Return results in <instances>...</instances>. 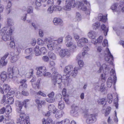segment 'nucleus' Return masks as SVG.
<instances>
[{"mask_svg":"<svg viewBox=\"0 0 124 124\" xmlns=\"http://www.w3.org/2000/svg\"><path fill=\"white\" fill-rule=\"evenodd\" d=\"M15 29L14 27L13 26L10 27L9 30L7 32L6 34L5 33L7 30V28L4 27L1 30V33L2 36L1 38L5 41L11 39V36Z\"/></svg>","mask_w":124,"mask_h":124,"instance_id":"f257e3e1","label":"nucleus"},{"mask_svg":"<svg viewBox=\"0 0 124 124\" xmlns=\"http://www.w3.org/2000/svg\"><path fill=\"white\" fill-rule=\"evenodd\" d=\"M71 1H66L65 5L63 7V9L66 10H70L71 7L74 8L76 6L75 0H70Z\"/></svg>","mask_w":124,"mask_h":124,"instance_id":"f03ea898","label":"nucleus"},{"mask_svg":"<svg viewBox=\"0 0 124 124\" xmlns=\"http://www.w3.org/2000/svg\"><path fill=\"white\" fill-rule=\"evenodd\" d=\"M29 100L27 99L25 100L24 101L21 103L19 101H17L16 104L18 105V107L16 109L17 111L20 112L22 108L23 105L24 106L25 108H26L27 105L29 104Z\"/></svg>","mask_w":124,"mask_h":124,"instance_id":"7ed1b4c3","label":"nucleus"},{"mask_svg":"<svg viewBox=\"0 0 124 124\" xmlns=\"http://www.w3.org/2000/svg\"><path fill=\"white\" fill-rule=\"evenodd\" d=\"M107 52L108 54H105L104 55L105 59L106 61H108V62L112 64L113 61V57L108 48L107 50Z\"/></svg>","mask_w":124,"mask_h":124,"instance_id":"20e7f679","label":"nucleus"},{"mask_svg":"<svg viewBox=\"0 0 124 124\" xmlns=\"http://www.w3.org/2000/svg\"><path fill=\"white\" fill-rule=\"evenodd\" d=\"M113 77H110L108 78L107 82V85L108 87L110 88L111 87L113 82L114 85H115L116 80V76H112Z\"/></svg>","mask_w":124,"mask_h":124,"instance_id":"39448f33","label":"nucleus"},{"mask_svg":"<svg viewBox=\"0 0 124 124\" xmlns=\"http://www.w3.org/2000/svg\"><path fill=\"white\" fill-rule=\"evenodd\" d=\"M62 76L59 74L54 75L52 81L54 83V85H55L56 83L59 84H60L62 81Z\"/></svg>","mask_w":124,"mask_h":124,"instance_id":"423d86ee","label":"nucleus"},{"mask_svg":"<svg viewBox=\"0 0 124 124\" xmlns=\"http://www.w3.org/2000/svg\"><path fill=\"white\" fill-rule=\"evenodd\" d=\"M9 54L8 52L6 53L0 59V68H1L4 66H5L7 63V61L5 60Z\"/></svg>","mask_w":124,"mask_h":124,"instance_id":"0eeeda50","label":"nucleus"},{"mask_svg":"<svg viewBox=\"0 0 124 124\" xmlns=\"http://www.w3.org/2000/svg\"><path fill=\"white\" fill-rule=\"evenodd\" d=\"M59 55L61 58L69 56L70 55L69 51L67 49L61 50L59 52Z\"/></svg>","mask_w":124,"mask_h":124,"instance_id":"6e6552de","label":"nucleus"},{"mask_svg":"<svg viewBox=\"0 0 124 124\" xmlns=\"http://www.w3.org/2000/svg\"><path fill=\"white\" fill-rule=\"evenodd\" d=\"M46 72V69L45 67H40L38 68L36 72L37 75L38 76H41L43 75Z\"/></svg>","mask_w":124,"mask_h":124,"instance_id":"1a4fd4ad","label":"nucleus"},{"mask_svg":"<svg viewBox=\"0 0 124 124\" xmlns=\"http://www.w3.org/2000/svg\"><path fill=\"white\" fill-rule=\"evenodd\" d=\"M53 22L54 24L55 25H59L62 26L63 25L62 20L59 18H54Z\"/></svg>","mask_w":124,"mask_h":124,"instance_id":"9d476101","label":"nucleus"},{"mask_svg":"<svg viewBox=\"0 0 124 124\" xmlns=\"http://www.w3.org/2000/svg\"><path fill=\"white\" fill-rule=\"evenodd\" d=\"M16 69H17L16 68H9L8 70V77L12 79L14 77V73L15 72V70Z\"/></svg>","mask_w":124,"mask_h":124,"instance_id":"9b49d317","label":"nucleus"},{"mask_svg":"<svg viewBox=\"0 0 124 124\" xmlns=\"http://www.w3.org/2000/svg\"><path fill=\"white\" fill-rule=\"evenodd\" d=\"M51 6H50L47 10V11L49 13H52L54 11H58L60 10L62 8L58 6H54L53 7V9L51 8Z\"/></svg>","mask_w":124,"mask_h":124,"instance_id":"f8f14e48","label":"nucleus"},{"mask_svg":"<svg viewBox=\"0 0 124 124\" xmlns=\"http://www.w3.org/2000/svg\"><path fill=\"white\" fill-rule=\"evenodd\" d=\"M56 41L53 40L50 44L48 43L47 46L48 49L52 51L54 49V46L56 45Z\"/></svg>","mask_w":124,"mask_h":124,"instance_id":"ddd939ff","label":"nucleus"},{"mask_svg":"<svg viewBox=\"0 0 124 124\" xmlns=\"http://www.w3.org/2000/svg\"><path fill=\"white\" fill-rule=\"evenodd\" d=\"M29 119L19 118L17 119V122L20 124H25V123L26 124H30L29 123Z\"/></svg>","mask_w":124,"mask_h":124,"instance_id":"4468645a","label":"nucleus"},{"mask_svg":"<svg viewBox=\"0 0 124 124\" xmlns=\"http://www.w3.org/2000/svg\"><path fill=\"white\" fill-rule=\"evenodd\" d=\"M87 120H88L90 123H92L96 121V118L94 115L91 114L89 116V117Z\"/></svg>","mask_w":124,"mask_h":124,"instance_id":"2eb2a0df","label":"nucleus"},{"mask_svg":"<svg viewBox=\"0 0 124 124\" xmlns=\"http://www.w3.org/2000/svg\"><path fill=\"white\" fill-rule=\"evenodd\" d=\"M73 67L71 65L66 66L65 68L64 72L67 74H70V73L73 70Z\"/></svg>","mask_w":124,"mask_h":124,"instance_id":"dca6fc26","label":"nucleus"},{"mask_svg":"<svg viewBox=\"0 0 124 124\" xmlns=\"http://www.w3.org/2000/svg\"><path fill=\"white\" fill-rule=\"evenodd\" d=\"M98 20L104 23L106 22L107 19L106 16H103L101 14H100L98 15Z\"/></svg>","mask_w":124,"mask_h":124,"instance_id":"f3484780","label":"nucleus"},{"mask_svg":"<svg viewBox=\"0 0 124 124\" xmlns=\"http://www.w3.org/2000/svg\"><path fill=\"white\" fill-rule=\"evenodd\" d=\"M101 28L102 31L104 33L105 36H106L108 31V27H106L104 24H103L101 26Z\"/></svg>","mask_w":124,"mask_h":124,"instance_id":"a211bd4d","label":"nucleus"},{"mask_svg":"<svg viewBox=\"0 0 124 124\" xmlns=\"http://www.w3.org/2000/svg\"><path fill=\"white\" fill-rule=\"evenodd\" d=\"M48 108L49 111L52 112L54 114H55L57 111L56 109L53 104H50L48 106Z\"/></svg>","mask_w":124,"mask_h":124,"instance_id":"6ab92c4d","label":"nucleus"},{"mask_svg":"<svg viewBox=\"0 0 124 124\" xmlns=\"http://www.w3.org/2000/svg\"><path fill=\"white\" fill-rule=\"evenodd\" d=\"M0 77L1 80L4 82L6 80L7 77L6 72L5 71L2 72L1 73Z\"/></svg>","mask_w":124,"mask_h":124,"instance_id":"aec40b11","label":"nucleus"},{"mask_svg":"<svg viewBox=\"0 0 124 124\" xmlns=\"http://www.w3.org/2000/svg\"><path fill=\"white\" fill-rule=\"evenodd\" d=\"M96 33L94 31L89 32L88 34L89 37L91 39H94L96 37Z\"/></svg>","mask_w":124,"mask_h":124,"instance_id":"412c9836","label":"nucleus"},{"mask_svg":"<svg viewBox=\"0 0 124 124\" xmlns=\"http://www.w3.org/2000/svg\"><path fill=\"white\" fill-rule=\"evenodd\" d=\"M65 44L67 47H71V48L72 49L75 48L76 47V46L75 44H73L71 41L65 42Z\"/></svg>","mask_w":124,"mask_h":124,"instance_id":"4be33fe9","label":"nucleus"},{"mask_svg":"<svg viewBox=\"0 0 124 124\" xmlns=\"http://www.w3.org/2000/svg\"><path fill=\"white\" fill-rule=\"evenodd\" d=\"M78 68H75L73 70H72L71 72H70V75L71 76L75 77L77 74V70H78Z\"/></svg>","mask_w":124,"mask_h":124,"instance_id":"5701e85b","label":"nucleus"},{"mask_svg":"<svg viewBox=\"0 0 124 124\" xmlns=\"http://www.w3.org/2000/svg\"><path fill=\"white\" fill-rule=\"evenodd\" d=\"M78 5V8L83 11H85L86 9V6L81 2H79Z\"/></svg>","mask_w":124,"mask_h":124,"instance_id":"b1692460","label":"nucleus"},{"mask_svg":"<svg viewBox=\"0 0 124 124\" xmlns=\"http://www.w3.org/2000/svg\"><path fill=\"white\" fill-rule=\"evenodd\" d=\"M33 8L31 6L28 7L26 9L24 7L23 9V10L24 11L27 10V13L29 14L32 13L33 12Z\"/></svg>","mask_w":124,"mask_h":124,"instance_id":"393cba45","label":"nucleus"},{"mask_svg":"<svg viewBox=\"0 0 124 124\" xmlns=\"http://www.w3.org/2000/svg\"><path fill=\"white\" fill-rule=\"evenodd\" d=\"M18 112L20 113L19 115L20 118L29 119V117L28 116H27L25 113L21 112V110L20 112Z\"/></svg>","mask_w":124,"mask_h":124,"instance_id":"a878e982","label":"nucleus"},{"mask_svg":"<svg viewBox=\"0 0 124 124\" xmlns=\"http://www.w3.org/2000/svg\"><path fill=\"white\" fill-rule=\"evenodd\" d=\"M48 55L49 58L53 60H55L56 58L55 54L52 52H49L48 53Z\"/></svg>","mask_w":124,"mask_h":124,"instance_id":"bb28decb","label":"nucleus"},{"mask_svg":"<svg viewBox=\"0 0 124 124\" xmlns=\"http://www.w3.org/2000/svg\"><path fill=\"white\" fill-rule=\"evenodd\" d=\"M55 113V116L57 119L59 118L62 116V111L61 110H58L56 111Z\"/></svg>","mask_w":124,"mask_h":124,"instance_id":"cd10ccee","label":"nucleus"},{"mask_svg":"<svg viewBox=\"0 0 124 124\" xmlns=\"http://www.w3.org/2000/svg\"><path fill=\"white\" fill-rule=\"evenodd\" d=\"M69 120L67 119L63 120L61 122H57L56 124H70Z\"/></svg>","mask_w":124,"mask_h":124,"instance_id":"c85d7f7f","label":"nucleus"},{"mask_svg":"<svg viewBox=\"0 0 124 124\" xmlns=\"http://www.w3.org/2000/svg\"><path fill=\"white\" fill-rule=\"evenodd\" d=\"M65 107V104L64 102L63 101H60L58 104V108L61 110L64 109Z\"/></svg>","mask_w":124,"mask_h":124,"instance_id":"c756f323","label":"nucleus"},{"mask_svg":"<svg viewBox=\"0 0 124 124\" xmlns=\"http://www.w3.org/2000/svg\"><path fill=\"white\" fill-rule=\"evenodd\" d=\"M8 99L7 100L6 102L8 104H11L13 103L14 101V99L11 96V97H9L8 96L7 97Z\"/></svg>","mask_w":124,"mask_h":124,"instance_id":"7c9ffc66","label":"nucleus"},{"mask_svg":"<svg viewBox=\"0 0 124 124\" xmlns=\"http://www.w3.org/2000/svg\"><path fill=\"white\" fill-rule=\"evenodd\" d=\"M3 88L4 91L6 92H8L10 90L9 86L6 84H4V85Z\"/></svg>","mask_w":124,"mask_h":124,"instance_id":"2f4dec72","label":"nucleus"},{"mask_svg":"<svg viewBox=\"0 0 124 124\" xmlns=\"http://www.w3.org/2000/svg\"><path fill=\"white\" fill-rule=\"evenodd\" d=\"M113 100L112 95L110 93L108 94L107 96V101L108 102L109 104L111 103Z\"/></svg>","mask_w":124,"mask_h":124,"instance_id":"473e14b6","label":"nucleus"},{"mask_svg":"<svg viewBox=\"0 0 124 124\" xmlns=\"http://www.w3.org/2000/svg\"><path fill=\"white\" fill-rule=\"evenodd\" d=\"M27 85L26 84H21L19 85V89L20 90H24L27 87Z\"/></svg>","mask_w":124,"mask_h":124,"instance_id":"72a5a7b5","label":"nucleus"},{"mask_svg":"<svg viewBox=\"0 0 124 124\" xmlns=\"http://www.w3.org/2000/svg\"><path fill=\"white\" fill-rule=\"evenodd\" d=\"M19 57L17 55H16L12 57L10 60L11 62L14 63L19 58Z\"/></svg>","mask_w":124,"mask_h":124,"instance_id":"f704fd0d","label":"nucleus"},{"mask_svg":"<svg viewBox=\"0 0 124 124\" xmlns=\"http://www.w3.org/2000/svg\"><path fill=\"white\" fill-rule=\"evenodd\" d=\"M100 25L99 22H97L93 25L92 27L93 29L96 30L98 28Z\"/></svg>","mask_w":124,"mask_h":124,"instance_id":"c9c22d12","label":"nucleus"},{"mask_svg":"<svg viewBox=\"0 0 124 124\" xmlns=\"http://www.w3.org/2000/svg\"><path fill=\"white\" fill-rule=\"evenodd\" d=\"M39 51V47L36 46L34 48V51L36 53L35 54L36 56H38L40 54Z\"/></svg>","mask_w":124,"mask_h":124,"instance_id":"e433bc0d","label":"nucleus"},{"mask_svg":"<svg viewBox=\"0 0 124 124\" xmlns=\"http://www.w3.org/2000/svg\"><path fill=\"white\" fill-rule=\"evenodd\" d=\"M82 40L81 39H80L77 43L78 46L81 47H83L85 45Z\"/></svg>","mask_w":124,"mask_h":124,"instance_id":"4c0bfd02","label":"nucleus"},{"mask_svg":"<svg viewBox=\"0 0 124 124\" xmlns=\"http://www.w3.org/2000/svg\"><path fill=\"white\" fill-rule=\"evenodd\" d=\"M32 49L30 48L25 49V53L27 55H29L32 54Z\"/></svg>","mask_w":124,"mask_h":124,"instance_id":"58836bf2","label":"nucleus"},{"mask_svg":"<svg viewBox=\"0 0 124 124\" xmlns=\"http://www.w3.org/2000/svg\"><path fill=\"white\" fill-rule=\"evenodd\" d=\"M76 15L75 19L77 21H79L81 20V16L80 14L78 12H76Z\"/></svg>","mask_w":124,"mask_h":124,"instance_id":"ea45409f","label":"nucleus"},{"mask_svg":"<svg viewBox=\"0 0 124 124\" xmlns=\"http://www.w3.org/2000/svg\"><path fill=\"white\" fill-rule=\"evenodd\" d=\"M70 112L71 114L73 116H77L78 115V113L74 109L72 110Z\"/></svg>","mask_w":124,"mask_h":124,"instance_id":"a19ab883","label":"nucleus"},{"mask_svg":"<svg viewBox=\"0 0 124 124\" xmlns=\"http://www.w3.org/2000/svg\"><path fill=\"white\" fill-rule=\"evenodd\" d=\"M118 5V4L117 3H116L114 4L111 7V8L113 10H115L116 9Z\"/></svg>","mask_w":124,"mask_h":124,"instance_id":"79ce46f5","label":"nucleus"},{"mask_svg":"<svg viewBox=\"0 0 124 124\" xmlns=\"http://www.w3.org/2000/svg\"><path fill=\"white\" fill-rule=\"evenodd\" d=\"M105 85L104 83L101 84V86L100 87L99 91L102 92L104 91L105 90Z\"/></svg>","mask_w":124,"mask_h":124,"instance_id":"37998d69","label":"nucleus"},{"mask_svg":"<svg viewBox=\"0 0 124 124\" xmlns=\"http://www.w3.org/2000/svg\"><path fill=\"white\" fill-rule=\"evenodd\" d=\"M72 40V38L71 36L68 35L65 38V42L71 41Z\"/></svg>","mask_w":124,"mask_h":124,"instance_id":"c03bdc74","label":"nucleus"},{"mask_svg":"<svg viewBox=\"0 0 124 124\" xmlns=\"http://www.w3.org/2000/svg\"><path fill=\"white\" fill-rule=\"evenodd\" d=\"M52 41V39L50 38H46L44 39V42H46L47 43V44H48V43L50 44Z\"/></svg>","mask_w":124,"mask_h":124,"instance_id":"a18cd8bd","label":"nucleus"},{"mask_svg":"<svg viewBox=\"0 0 124 124\" xmlns=\"http://www.w3.org/2000/svg\"><path fill=\"white\" fill-rule=\"evenodd\" d=\"M37 43L39 45L42 46L44 44V41L41 39H39L37 42Z\"/></svg>","mask_w":124,"mask_h":124,"instance_id":"49530a36","label":"nucleus"},{"mask_svg":"<svg viewBox=\"0 0 124 124\" xmlns=\"http://www.w3.org/2000/svg\"><path fill=\"white\" fill-rule=\"evenodd\" d=\"M8 24V26H12L13 24V21L12 20L9 18H8L7 19Z\"/></svg>","mask_w":124,"mask_h":124,"instance_id":"de8ad7c7","label":"nucleus"},{"mask_svg":"<svg viewBox=\"0 0 124 124\" xmlns=\"http://www.w3.org/2000/svg\"><path fill=\"white\" fill-rule=\"evenodd\" d=\"M110 110L111 108L110 107H109L107 108L105 114V116H106L109 114L110 113Z\"/></svg>","mask_w":124,"mask_h":124,"instance_id":"09e8293b","label":"nucleus"},{"mask_svg":"<svg viewBox=\"0 0 124 124\" xmlns=\"http://www.w3.org/2000/svg\"><path fill=\"white\" fill-rule=\"evenodd\" d=\"M41 0H36L35 2V4L36 6L39 7L41 5Z\"/></svg>","mask_w":124,"mask_h":124,"instance_id":"8fccbe9b","label":"nucleus"},{"mask_svg":"<svg viewBox=\"0 0 124 124\" xmlns=\"http://www.w3.org/2000/svg\"><path fill=\"white\" fill-rule=\"evenodd\" d=\"M40 53L41 54H45L46 52V48L44 47H42L41 48L40 50Z\"/></svg>","mask_w":124,"mask_h":124,"instance_id":"3c124183","label":"nucleus"},{"mask_svg":"<svg viewBox=\"0 0 124 124\" xmlns=\"http://www.w3.org/2000/svg\"><path fill=\"white\" fill-rule=\"evenodd\" d=\"M35 102L37 104L39 108H41V103H40V102L39 99H37L35 100Z\"/></svg>","mask_w":124,"mask_h":124,"instance_id":"603ef678","label":"nucleus"},{"mask_svg":"<svg viewBox=\"0 0 124 124\" xmlns=\"http://www.w3.org/2000/svg\"><path fill=\"white\" fill-rule=\"evenodd\" d=\"M46 121L47 124H53V121L50 118H47Z\"/></svg>","mask_w":124,"mask_h":124,"instance_id":"864d4df0","label":"nucleus"},{"mask_svg":"<svg viewBox=\"0 0 124 124\" xmlns=\"http://www.w3.org/2000/svg\"><path fill=\"white\" fill-rule=\"evenodd\" d=\"M43 61L45 62H48L49 60V58L47 56H44L42 57Z\"/></svg>","mask_w":124,"mask_h":124,"instance_id":"5fc2aeb1","label":"nucleus"},{"mask_svg":"<svg viewBox=\"0 0 124 124\" xmlns=\"http://www.w3.org/2000/svg\"><path fill=\"white\" fill-rule=\"evenodd\" d=\"M78 65L80 67H82L83 66L84 62L82 60H78Z\"/></svg>","mask_w":124,"mask_h":124,"instance_id":"6e6d98bb","label":"nucleus"},{"mask_svg":"<svg viewBox=\"0 0 124 124\" xmlns=\"http://www.w3.org/2000/svg\"><path fill=\"white\" fill-rule=\"evenodd\" d=\"M10 47L13 48L15 47V44L13 40H12L10 44Z\"/></svg>","mask_w":124,"mask_h":124,"instance_id":"4d7b16f0","label":"nucleus"},{"mask_svg":"<svg viewBox=\"0 0 124 124\" xmlns=\"http://www.w3.org/2000/svg\"><path fill=\"white\" fill-rule=\"evenodd\" d=\"M106 100L105 98L101 99L100 100V101L99 102V103L100 104H103L104 103H105Z\"/></svg>","mask_w":124,"mask_h":124,"instance_id":"13d9d810","label":"nucleus"},{"mask_svg":"<svg viewBox=\"0 0 124 124\" xmlns=\"http://www.w3.org/2000/svg\"><path fill=\"white\" fill-rule=\"evenodd\" d=\"M22 94L23 95L26 96H28L29 94V93L28 92L23 90L22 91Z\"/></svg>","mask_w":124,"mask_h":124,"instance_id":"bf43d9fd","label":"nucleus"},{"mask_svg":"<svg viewBox=\"0 0 124 124\" xmlns=\"http://www.w3.org/2000/svg\"><path fill=\"white\" fill-rule=\"evenodd\" d=\"M63 38L61 37L60 38H59L58 40H54V41H56L57 42H56V44H57V43L60 44L63 41Z\"/></svg>","mask_w":124,"mask_h":124,"instance_id":"052dcab7","label":"nucleus"},{"mask_svg":"<svg viewBox=\"0 0 124 124\" xmlns=\"http://www.w3.org/2000/svg\"><path fill=\"white\" fill-rule=\"evenodd\" d=\"M16 97L18 99L21 98V94L20 92H17L16 93Z\"/></svg>","mask_w":124,"mask_h":124,"instance_id":"680f3d73","label":"nucleus"},{"mask_svg":"<svg viewBox=\"0 0 124 124\" xmlns=\"http://www.w3.org/2000/svg\"><path fill=\"white\" fill-rule=\"evenodd\" d=\"M53 0H48L47 1V4L49 6H51L53 5Z\"/></svg>","mask_w":124,"mask_h":124,"instance_id":"e2e57ef3","label":"nucleus"},{"mask_svg":"<svg viewBox=\"0 0 124 124\" xmlns=\"http://www.w3.org/2000/svg\"><path fill=\"white\" fill-rule=\"evenodd\" d=\"M81 39L83 41V43L85 45V43H87L88 42V39L85 38H83Z\"/></svg>","mask_w":124,"mask_h":124,"instance_id":"0e129e2a","label":"nucleus"},{"mask_svg":"<svg viewBox=\"0 0 124 124\" xmlns=\"http://www.w3.org/2000/svg\"><path fill=\"white\" fill-rule=\"evenodd\" d=\"M27 80L26 79H21L19 81V83L20 84H26Z\"/></svg>","mask_w":124,"mask_h":124,"instance_id":"69168bd1","label":"nucleus"},{"mask_svg":"<svg viewBox=\"0 0 124 124\" xmlns=\"http://www.w3.org/2000/svg\"><path fill=\"white\" fill-rule=\"evenodd\" d=\"M37 94L38 95H41L44 97H46V95L45 94L43 93L40 91L38 92L37 93Z\"/></svg>","mask_w":124,"mask_h":124,"instance_id":"338daca9","label":"nucleus"},{"mask_svg":"<svg viewBox=\"0 0 124 124\" xmlns=\"http://www.w3.org/2000/svg\"><path fill=\"white\" fill-rule=\"evenodd\" d=\"M43 75L45 77H50L51 76V75L50 72H47L45 73V74Z\"/></svg>","mask_w":124,"mask_h":124,"instance_id":"774afa93","label":"nucleus"}]
</instances>
